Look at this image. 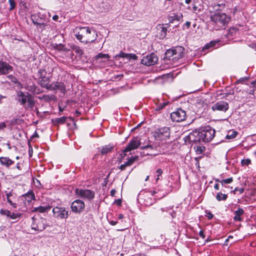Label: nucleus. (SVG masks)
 Listing matches in <instances>:
<instances>
[{
	"instance_id": "1",
	"label": "nucleus",
	"mask_w": 256,
	"mask_h": 256,
	"mask_svg": "<svg viewBox=\"0 0 256 256\" xmlns=\"http://www.w3.org/2000/svg\"><path fill=\"white\" fill-rule=\"evenodd\" d=\"M74 32L77 40L85 44L94 42L98 36L94 28L88 26H76Z\"/></svg>"
},
{
	"instance_id": "2",
	"label": "nucleus",
	"mask_w": 256,
	"mask_h": 256,
	"mask_svg": "<svg viewBox=\"0 0 256 256\" xmlns=\"http://www.w3.org/2000/svg\"><path fill=\"white\" fill-rule=\"evenodd\" d=\"M210 20L212 22L214 28L218 30L224 28L230 22V18L224 12H218L210 16Z\"/></svg>"
},
{
	"instance_id": "3",
	"label": "nucleus",
	"mask_w": 256,
	"mask_h": 256,
	"mask_svg": "<svg viewBox=\"0 0 256 256\" xmlns=\"http://www.w3.org/2000/svg\"><path fill=\"white\" fill-rule=\"evenodd\" d=\"M170 128L168 126H162L156 128L152 132L154 139L158 140H166L170 138Z\"/></svg>"
},
{
	"instance_id": "4",
	"label": "nucleus",
	"mask_w": 256,
	"mask_h": 256,
	"mask_svg": "<svg viewBox=\"0 0 256 256\" xmlns=\"http://www.w3.org/2000/svg\"><path fill=\"white\" fill-rule=\"evenodd\" d=\"M202 142H207L211 141L214 136L216 131L214 129L209 126L202 127L200 129Z\"/></svg>"
},
{
	"instance_id": "5",
	"label": "nucleus",
	"mask_w": 256,
	"mask_h": 256,
	"mask_svg": "<svg viewBox=\"0 0 256 256\" xmlns=\"http://www.w3.org/2000/svg\"><path fill=\"white\" fill-rule=\"evenodd\" d=\"M184 140L186 144H192V145L193 144H201L202 142L200 130L198 131L194 130L190 133L184 138Z\"/></svg>"
},
{
	"instance_id": "6",
	"label": "nucleus",
	"mask_w": 256,
	"mask_h": 256,
	"mask_svg": "<svg viewBox=\"0 0 256 256\" xmlns=\"http://www.w3.org/2000/svg\"><path fill=\"white\" fill-rule=\"evenodd\" d=\"M48 72L44 69H40L37 73L38 76V84L43 88H46L48 86L50 82V78L47 76Z\"/></svg>"
},
{
	"instance_id": "7",
	"label": "nucleus",
	"mask_w": 256,
	"mask_h": 256,
	"mask_svg": "<svg viewBox=\"0 0 256 256\" xmlns=\"http://www.w3.org/2000/svg\"><path fill=\"white\" fill-rule=\"evenodd\" d=\"M32 222L31 225L32 228L35 231H42L46 226H48L46 224V220L42 218H32Z\"/></svg>"
},
{
	"instance_id": "8",
	"label": "nucleus",
	"mask_w": 256,
	"mask_h": 256,
	"mask_svg": "<svg viewBox=\"0 0 256 256\" xmlns=\"http://www.w3.org/2000/svg\"><path fill=\"white\" fill-rule=\"evenodd\" d=\"M76 194L80 198L83 199H86L88 200H92L94 199L95 196V192L88 189H80L76 188L75 190Z\"/></svg>"
},
{
	"instance_id": "9",
	"label": "nucleus",
	"mask_w": 256,
	"mask_h": 256,
	"mask_svg": "<svg viewBox=\"0 0 256 256\" xmlns=\"http://www.w3.org/2000/svg\"><path fill=\"white\" fill-rule=\"evenodd\" d=\"M52 212L55 218L60 219H66L70 215L68 210L64 206L54 207Z\"/></svg>"
},
{
	"instance_id": "10",
	"label": "nucleus",
	"mask_w": 256,
	"mask_h": 256,
	"mask_svg": "<svg viewBox=\"0 0 256 256\" xmlns=\"http://www.w3.org/2000/svg\"><path fill=\"white\" fill-rule=\"evenodd\" d=\"M186 112L182 108H177L170 114V118L174 122H182L186 120Z\"/></svg>"
},
{
	"instance_id": "11",
	"label": "nucleus",
	"mask_w": 256,
	"mask_h": 256,
	"mask_svg": "<svg viewBox=\"0 0 256 256\" xmlns=\"http://www.w3.org/2000/svg\"><path fill=\"white\" fill-rule=\"evenodd\" d=\"M47 90H59L64 95L66 92V88L64 84L62 82L56 81L50 84L47 88Z\"/></svg>"
},
{
	"instance_id": "12",
	"label": "nucleus",
	"mask_w": 256,
	"mask_h": 256,
	"mask_svg": "<svg viewBox=\"0 0 256 256\" xmlns=\"http://www.w3.org/2000/svg\"><path fill=\"white\" fill-rule=\"evenodd\" d=\"M158 61V58L156 55L154 53H151L150 54L144 56L141 60V63L146 66H150L155 64Z\"/></svg>"
},
{
	"instance_id": "13",
	"label": "nucleus",
	"mask_w": 256,
	"mask_h": 256,
	"mask_svg": "<svg viewBox=\"0 0 256 256\" xmlns=\"http://www.w3.org/2000/svg\"><path fill=\"white\" fill-rule=\"evenodd\" d=\"M140 138L138 137H134L131 140L127 146L124 148L123 152L124 153L130 152L132 150L136 149L140 146ZM126 155V154H124V156Z\"/></svg>"
},
{
	"instance_id": "14",
	"label": "nucleus",
	"mask_w": 256,
	"mask_h": 256,
	"mask_svg": "<svg viewBox=\"0 0 256 256\" xmlns=\"http://www.w3.org/2000/svg\"><path fill=\"white\" fill-rule=\"evenodd\" d=\"M85 208L84 202L80 200H74L70 205L72 211L74 213H81Z\"/></svg>"
},
{
	"instance_id": "15",
	"label": "nucleus",
	"mask_w": 256,
	"mask_h": 256,
	"mask_svg": "<svg viewBox=\"0 0 256 256\" xmlns=\"http://www.w3.org/2000/svg\"><path fill=\"white\" fill-rule=\"evenodd\" d=\"M184 50V48L180 46L174 48V58H172L173 64L177 63L178 60L183 57Z\"/></svg>"
},
{
	"instance_id": "16",
	"label": "nucleus",
	"mask_w": 256,
	"mask_h": 256,
	"mask_svg": "<svg viewBox=\"0 0 256 256\" xmlns=\"http://www.w3.org/2000/svg\"><path fill=\"white\" fill-rule=\"evenodd\" d=\"M7 202L14 208H16L17 194L12 190L9 192L5 191Z\"/></svg>"
},
{
	"instance_id": "17",
	"label": "nucleus",
	"mask_w": 256,
	"mask_h": 256,
	"mask_svg": "<svg viewBox=\"0 0 256 256\" xmlns=\"http://www.w3.org/2000/svg\"><path fill=\"white\" fill-rule=\"evenodd\" d=\"M228 108L229 105L228 102L223 100L218 102L212 106V109L214 112L221 111L226 112L228 110Z\"/></svg>"
},
{
	"instance_id": "18",
	"label": "nucleus",
	"mask_w": 256,
	"mask_h": 256,
	"mask_svg": "<svg viewBox=\"0 0 256 256\" xmlns=\"http://www.w3.org/2000/svg\"><path fill=\"white\" fill-rule=\"evenodd\" d=\"M20 198L24 201V204H29L32 200H35V195L32 190H29L26 193L22 195Z\"/></svg>"
},
{
	"instance_id": "19",
	"label": "nucleus",
	"mask_w": 256,
	"mask_h": 256,
	"mask_svg": "<svg viewBox=\"0 0 256 256\" xmlns=\"http://www.w3.org/2000/svg\"><path fill=\"white\" fill-rule=\"evenodd\" d=\"M156 36L159 39L163 40L166 36L167 28L164 26V24H159L156 26Z\"/></svg>"
},
{
	"instance_id": "20",
	"label": "nucleus",
	"mask_w": 256,
	"mask_h": 256,
	"mask_svg": "<svg viewBox=\"0 0 256 256\" xmlns=\"http://www.w3.org/2000/svg\"><path fill=\"white\" fill-rule=\"evenodd\" d=\"M13 70V68L8 63L0 60V74H6Z\"/></svg>"
},
{
	"instance_id": "21",
	"label": "nucleus",
	"mask_w": 256,
	"mask_h": 256,
	"mask_svg": "<svg viewBox=\"0 0 256 256\" xmlns=\"http://www.w3.org/2000/svg\"><path fill=\"white\" fill-rule=\"evenodd\" d=\"M114 148V146L112 144L105 145L98 148V152L102 155H106L108 153L112 152Z\"/></svg>"
},
{
	"instance_id": "22",
	"label": "nucleus",
	"mask_w": 256,
	"mask_h": 256,
	"mask_svg": "<svg viewBox=\"0 0 256 256\" xmlns=\"http://www.w3.org/2000/svg\"><path fill=\"white\" fill-rule=\"evenodd\" d=\"M28 94H30L28 92H26V94H25L22 92H20L18 94V96L19 98H20L18 100V101L20 103V104L22 106H24L26 104V101L28 100L29 96H28Z\"/></svg>"
},
{
	"instance_id": "23",
	"label": "nucleus",
	"mask_w": 256,
	"mask_h": 256,
	"mask_svg": "<svg viewBox=\"0 0 256 256\" xmlns=\"http://www.w3.org/2000/svg\"><path fill=\"white\" fill-rule=\"evenodd\" d=\"M244 210L242 208H239L236 210L234 212V220L235 222H242V218L241 216L244 215Z\"/></svg>"
},
{
	"instance_id": "24",
	"label": "nucleus",
	"mask_w": 256,
	"mask_h": 256,
	"mask_svg": "<svg viewBox=\"0 0 256 256\" xmlns=\"http://www.w3.org/2000/svg\"><path fill=\"white\" fill-rule=\"evenodd\" d=\"M0 163L2 166L8 168L10 166L14 164V161L8 157H0Z\"/></svg>"
},
{
	"instance_id": "25",
	"label": "nucleus",
	"mask_w": 256,
	"mask_h": 256,
	"mask_svg": "<svg viewBox=\"0 0 256 256\" xmlns=\"http://www.w3.org/2000/svg\"><path fill=\"white\" fill-rule=\"evenodd\" d=\"M68 118L67 116H62L60 118H56L52 119V122L55 126H57L59 124H64L66 122Z\"/></svg>"
},
{
	"instance_id": "26",
	"label": "nucleus",
	"mask_w": 256,
	"mask_h": 256,
	"mask_svg": "<svg viewBox=\"0 0 256 256\" xmlns=\"http://www.w3.org/2000/svg\"><path fill=\"white\" fill-rule=\"evenodd\" d=\"M50 208L51 206L49 205H46L45 206H40L38 207L34 208L32 212L43 213L48 212L50 210Z\"/></svg>"
},
{
	"instance_id": "27",
	"label": "nucleus",
	"mask_w": 256,
	"mask_h": 256,
	"mask_svg": "<svg viewBox=\"0 0 256 256\" xmlns=\"http://www.w3.org/2000/svg\"><path fill=\"white\" fill-rule=\"evenodd\" d=\"M198 0H192V12L198 14L202 10V6L196 2Z\"/></svg>"
},
{
	"instance_id": "28",
	"label": "nucleus",
	"mask_w": 256,
	"mask_h": 256,
	"mask_svg": "<svg viewBox=\"0 0 256 256\" xmlns=\"http://www.w3.org/2000/svg\"><path fill=\"white\" fill-rule=\"evenodd\" d=\"M38 98L41 100H44L48 102L54 100L56 98V96L53 94H44L42 96H38Z\"/></svg>"
},
{
	"instance_id": "29",
	"label": "nucleus",
	"mask_w": 256,
	"mask_h": 256,
	"mask_svg": "<svg viewBox=\"0 0 256 256\" xmlns=\"http://www.w3.org/2000/svg\"><path fill=\"white\" fill-rule=\"evenodd\" d=\"M32 23L37 26L38 28L41 29L42 31L46 28V27L48 26L46 23H40L38 22V19L36 18H32Z\"/></svg>"
},
{
	"instance_id": "30",
	"label": "nucleus",
	"mask_w": 256,
	"mask_h": 256,
	"mask_svg": "<svg viewBox=\"0 0 256 256\" xmlns=\"http://www.w3.org/2000/svg\"><path fill=\"white\" fill-rule=\"evenodd\" d=\"M182 18V14H172V16H168V20L170 22H172L174 20L180 21Z\"/></svg>"
},
{
	"instance_id": "31",
	"label": "nucleus",
	"mask_w": 256,
	"mask_h": 256,
	"mask_svg": "<svg viewBox=\"0 0 256 256\" xmlns=\"http://www.w3.org/2000/svg\"><path fill=\"white\" fill-rule=\"evenodd\" d=\"M174 48L169 49L165 52L164 60H172V58H174Z\"/></svg>"
},
{
	"instance_id": "32",
	"label": "nucleus",
	"mask_w": 256,
	"mask_h": 256,
	"mask_svg": "<svg viewBox=\"0 0 256 256\" xmlns=\"http://www.w3.org/2000/svg\"><path fill=\"white\" fill-rule=\"evenodd\" d=\"M29 98L26 101L28 102V105L26 106V108H30L32 109L35 104V102L34 100L33 96L31 94H28Z\"/></svg>"
},
{
	"instance_id": "33",
	"label": "nucleus",
	"mask_w": 256,
	"mask_h": 256,
	"mask_svg": "<svg viewBox=\"0 0 256 256\" xmlns=\"http://www.w3.org/2000/svg\"><path fill=\"white\" fill-rule=\"evenodd\" d=\"M238 132L234 130H230L228 131L226 138L227 140H232L234 138L238 135Z\"/></svg>"
},
{
	"instance_id": "34",
	"label": "nucleus",
	"mask_w": 256,
	"mask_h": 256,
	"mask_svg": "<svg viewBox=\"0 0 256 256\" xmlns=\"http://www.w3.org/2000/svg\"><path fill=\"white\" fill-rule=\"evenodd\" d=\"M228 198V194H222V192H217L216 198L218 201L226 200Z\"/></svg>"
},
{
	"instance_id": "35",
	"label": "nucleus",
	"mask_w": 256,
	"mask_h": 256,
	"mask_svg": "<svg viewBox=\"0 0 256 256\" xmlns=\"http://www.w3.org/2000/svg\"><path fill=\"white\" fill-rule=\"evenodd\" d=\"M169 102H161L158 105L156 106L155 108V110L156 111H160L162 110L168 104Z\"/></svg>"
},
{
	"instance_id": "36",
	"label": "nucleus",
	"mask_w": 256,
	"mask_h": 256,
	"mask_svg": "<svg viewBox=\"0 0 256 256\" xmlns=\"http://www.w3.org/2000/svg\"><path fill=\"white\" fill-rule=\"evenodd\" d=\"M194 149L197 154H200L206 150V148L204 146H194Z\"/></svg>"
},
{
	"instance_id": "37",
	"label": "nucleus",
	"mask_w": 256,
	"mask_h": 256,
	"mask_svg": "<svg viewBox=\"0 0 256 256\" xmlns=\"http://www.w3.org/2000/svg\"><path fill=\"white\" fill-rule=\"evenodd\" d=\"M110 56L108 54H102V52L98 54L96 56H95V58L96 60H98L100 58L103 59V58H110Z\"/></svg>"
},
{
	"instance_id": "38",
	"label": "nucleus",
	"mask_w": 256,
	"mask_h": 256,
	"mask_svg": "<svg viewBox=\"0 0 256 256\" xmlns=\"http://www.w3.org/2000/svg\"><path fill=\"white\" fill-rule=\"evenodd\" d=\"M232 181H233L232 178H226V179L222 180H220V184L223 186L225 184H228L232 183Z\"/></svg>"
},
{
	"instance_id": "39",
	"label": "nucleus",
	"mask_w": 256,
	"mask_h": 256,
	"mask_svg": "<svg viewBox=\"0 0 256 256\" xmlns=\"http://www.w3.org/2000/svg\"><path fill=\"white\" fill-rule=\"evenodd\" d=\"M31 88H34V90L28 89L29 91H30L33 93L36 94H38L40 92V90L38 88L35 84H33Z\"/></svg>"
},
{
	"instance_id": "40",
	"label": "nucleus",
	"mask_w": 256,
	"mask_h": 256,
	"mask_svg": "<svg viewBox=\"0 0 256 256\" xmlns=\"http://www.w3.org/2000/svg\"><path fill=\"white\" fill-rule=\"evenodd\" d=\"M156 192L155 190L150 191L148 192H145L144 194H142V195H144V198H149V196H152Z\"/></svg>"
},
{
	"instance_id": "41",
	"label": "nucleus",
	"mask_w": 256,
	"mask_h": 256,
	"mask_svg": "<svg viewBox=\"0 0 256 256\" xmlns=\"http://www.w3.org/2000/svg\"><path fill=\"white\" fill-rule=\"evenodd\" d=\"M216 42L214 41L210 42V43L206 44L204 47L203 50L208 49L210 48L213 47L215 46Z\"/></svg>"
},
{
	"instance_id": "42",
	"label": "nucleus",
	"mask_w": 256,
	"mask_h": 256,
	"mask_svg": "<svg viewBox=\"0 0 256 256\" xmlns=\"http://www.w3.org/2000/svg\"><path fill=\"white\" fill-rule=\"evenodd\" d=\"M126 58L128 60H136L138 58V56L134 54H128Z\"/></svg>"
},
{
	"instance_id": "43",
	"label": "nucleus",
	"mask_w": 256,
	"mask_h": 256,
	"mask_svg": "<svg viewBox=\"0 0 256 256\" xmlns=\"http://www.w3.org/2000/svg\"><path fill=\"white\" fill-rule=\"evenodd\" d=\"M10 218L12 220H16L21 215L20 213H14V212H10Z\"/></svg>"
},
{
	"instance_id": "44",
	"label": "nucleus",
	"mask_w": 256,
	"mask_h": 256,
	"mask_svg": "<svg viewBox=\"0 0 256 256\" xmlns=\"http://www.w3.org/2000/svg\"><path fill=\"white\" fill-rule=\"evenodd\" d=\"M138 160V156H132L129 158L128 161L130 162V164L132 165L136 160Z\"/></svg>"
},
{
	"instance_id": "45",
	"label": "nucleus",
	"mask_w": 256,
	"mask_h": 256,
	"mask_svg": "<svg viewBox=\"0 0 256 256\" xmlns=\"http://www.w3.org/2000/svg\"><path fill=\"white\" fill-rule=\"evenodd\" d=\"M65 46L62 44H56V46H54V48L56 50H65Z\"/></svg>"
},
{
	"instance_id": "46",
	"label": "nucleus",
	"mask_w": 256,
	"mask_h": 256,
	"mask_svg": "<svg viewBox=\"0 0 256 256\" xmlns=\"http://www.w3.org/2000/svg\"><path fill=\"white\" fill-rule=\"evenodd\" d=\"M251 160L249 158H247L246 160H242L241 161V164L242 166H248L250 164Z\"/></svg>"
},
{
	"instance_id": "47",
	"label": "nucleus",
	"mask_w": 256,
	"mask_h": 256,
	"mask_svg": "<svg viewBox=\"0 0 256 256\" xmlns=\"http://www.w3.org/2000/svg\"><path fill=\"white\" fill-rule=\"evenodd\" d=\"M9 4H10V10H12L14 9L16 6V2L14 0H8Z\"/></svg>"
},
{
	"instance_id": "48",
	"label": "nucleus",
	"mask_w": 256,
	"mask_h": 256,
	"mask_svg": "<svg viewBox=\"0 0 256 256\" xmlns=\"http://www.w3.org/2000/svg\"><path fill=\"white\" fill-rule=\"evenodd\" d=\"M127 56H128V54L124 53L122 52H120L118 54H116L115 56V58H116L118 57L126 58Z\"/></svg>"
},
{
	"instance_id": "49",
	"label": "nucleus",
	"mask_w": 256,
	"mask_h": 256,
	"mask_svg": "<svg viewBox=\"0 0 256 256\" xmlns=\"http://www.w3.org/2000/svg\"><path fill=\"white\" fill-rule=\"evenodd\" d=\"M18 120V119L14 118V119L11 120H10L7 121L6 122H9L11 126H14L16 125L17 124Z\"/></svg>"
},
{
	"instance_id": "50",
	"label": "nucleus",
	"mask_w": 256,
	"mask_h": 256,
	"mask_svg": "<svg viewBox=\"0 0 256 256\" xmlns=\"http://www.w3.org/2000/svg\"><path fill=\"white\" fill-rule=\"evenodd\" d=\"M236 192H238L240 194H242L244 192V188H238L236 187L234 188L233 192L234 194H236Z\"/></svg>"
},
{
	"instance_id": "51",
	"label": "nucleus",
	"mask_w": 256,
	"mask_h": 256,
	"mask_svg": "<svg viewBox=\"0 0 256 256\" xmlns=\"http://www.w3.org/2000/svg\"><path fill=\"white\" fill-rule=\"evenodd\" d=\"M32 18H38V21L39 20V19H40V20L42 19V17L40 16V12H38L36 14H32L30 16V18H31L32 20Z\"/></svg>"
},
{
	"instance_id": "52",
	"label": "nucleus",
	"mask_w": 256,
	"mask_h": 256,
	"mask_svg": "<svg viewBox=\"0 0 256 256\" xmlns=\"http://www.w3.org/2000/svg\"><path fill=\"white\" fill-rule=\"evenodd\" d=\"M248 77H246V76H244V77H243V78H240L236 82V84H238V83H240V82H242L244 81H246L248 80Z\"/></svg>"
},
{
	"instance_id": "53",
	"label": "nucleus",
	"mask_w": 256,
	"mask_h": 256,
	"mask_svg": "<svg viewBox=\"0 0 256 256\" xmlns=\"http://www.w3.org/2000/svg\"><path fill=\"white\" fill-rule=\"evenodd\" d=\"M156 173L158 174L157 175V178L156 179V180H158V179H159V176L162 175V170L161 169V168H158L157 170H156Z\"/></svg>"
},
{
	"instance_id": "54",
	"label": "nucleus",
	"mask_w": 256,
	"mask_h": 256,
	"mask_svg": "<svg viewBox=\"0 0 256 256\" xmlns=\"http://www.w3.org/2000/svg\"><path fill=\"white\" fill-rule=\"evenodd\" d=\"M74 50L79 54H82V50L79 47L76 46Z\"/></svg>"
},
{
	"instance_id": "55",
	"label": "nucleus",
	"mask_w": 256,
	"mask_h": 256,
	"mask_svg": "<svg viewBox=\"0 0 256 256\" xmlns=\"http://www.w3.org/2000/svg\"><path fill=\"white\" fill-rule=\"evenodd\" d=\"M172 76H173V74H164L163 76V77L164 79H168V78H172Z\"/></svg>"
},
{
	"instance_id": "56",
	"label": "nucleus",
	"mask_w": 256,
	"mask_h": 256,
	"mask_svg": "<svg viewBox=\"0 0 256 256\" xmlns=\"http://www.w3.org/2000/svg\"><path fill=\"white\" fill-rule=\"evenodd\" d=\"M150 148L151 150H153L154 146L152 145L148 144L146 146H144L141 148L142 149H146V148Z\"/></svg>"
},
{
	"instance_id": "57",
	"label": "nucleus",
	"mask_w": 256,
	"mask_h": 256,
	"mask_svg": "<svg viewBox=\"0 0 256 256\" xmlns=\"http://www.w3.org/2000/svg\"><path fill=\"white\" fill-rule=\"evenodd\" d=\"M6 125L4 122H0V130H2L6 127Z\"/></svg>"
},
{
	"instance_id": "58",
	"label": "nucleus",
	"mask_w": 256,
	"mask_h": 256,
	"mask_svg": "<svg viewBox=\"0 0 256 256\" xmlns=\"http://www.w3.org/2000/svg\"><path fill=\"white\" fill-rule=\"evenodd\" d=\"M199 236L202 238H204L206 236L204 233V232L203 230H201L200 232H199Z\"/></svg>"
},
{
	"instance_id": "59",
	"label": "nucleus",
	"mask_w": 256,
	"mask_h": 256,
	"mask_svg": "<svg viewBox=\"0 0 256 256\" xmlns=\"http://www.w3.org/2000/svg\"><path fill=\"white\" fill-rule=\"evenodd\" d=\"M122 200L120 199H118L116 200H115L114 202L116 204H117L118 206H120L121 204H122Z\"/></svg>"
},
{
	"instance_id": "60",
	"label": "nucleus",
	"mask_w": 256,
	"mask_h": 256,
	"mask_svg": "<svg viewBox=\"0 0 256 256\" xmlns=\"http://www.w3.org/2000/svg\"><path fill=\"white\" fill-rule=\"evenodd\" d=\"M8 212V210H7L2 209L0 210V213L2 215H6V214Z\"/></svg>"
},
{
	"instance_id": "61",
	"label": "nucleus",
	"mask_w": 256,
	"mask_h": 256,
	"mask_svg": "<svg viewBox=\"0 0 256 256\" xmlns=\"http://www.w3.org/2000/svg\"><path fill=\"white\" fill-rule=\"evenodd\" d=\"M207 216L209 220H211L213 218L214 216L210 212H209L207 213Z\"/></svg>"
},
{
	"instance_id": "62",
	"label": "nucleus",
	"mask_w": 256,
	"mask_h": 256,
	"mask_svg": "<svg viewBox=\"0 0 256 256\" xmlns=\"http://www.w3.org/2000/svg\"><path fill=\"white\" fill-rule=\"evenodd\" d=\"M153 202V200H152L150 198V202H148V200L146 201V202L144 204L145 205H146V206H150V205H151Z\"/></svg>"
},
{
	"instance_id": "63",
	"label": "nucleus",
	"mask_w": 256,
	"mask_h": 256,
	"mask_svg": "<svg viewBox=\"0 0 256 256\" xmlns=\"http://www.w3.org/2000/svg\"><path fill=\"white\" fill-rule=\"evenodd\" d=\"M110 195L112 196H114L116 193V190H114V189H112L110 190Z\"/></svg>"
},
{
	"instance_id": "64",
	"label": "nucleus",
	"mask_w": 256,
	"mask_h": 256,
	"mask_svg": "<svg viewBox=\"0 0 256 256\" xmlns=\"http://www.w3.org/2000/svg\"><path fill=\"white\" fill-rule=\"evenodd\" d=\"M250 84L254 88H256V80L252 82Z\"/></svg>"
}]
</instances>
